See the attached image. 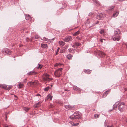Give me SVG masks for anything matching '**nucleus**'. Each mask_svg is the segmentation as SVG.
<instances>
[{
  "mask_svg": "<svg viewBox=\"0 0 127 127\" xmlns=\"http://www.w3.org/2000/svg\"><path fill=\"white\" fill-rule=\"evenodd\" d=\"M120 32V31L118 29L116 31H115L114 32V35L113 36L112 39L114 41H119L121 38L119 34Z\"/></svg>",
  "mask_w": 127,
  "mask_h": 127,
  "instance_id": "f257e3e1",
  "label": "nucleus"
},
{
  "mask_svg": "<svg viewBox=\"0 0 127 127\" xmlns=\"http://www.w3.org/2000/svg\"><path fill=\"white\" fill-rule=\"evenodd\" d=\"M62 68H61L56 70L54 72V74L55 76L56 77H60L62 74Z\"/></svg>",
  "mask_w": 127,
  "mask_h": 127,
  "instance_id": "f03ea898",
  "label": "nucleus"
},
{
  "mask_svg": "<svg viewBox=\"0 0 127 127\" xmlns=\"http://www.w3.org/2000/svg\"><path fill=\"white\" fill-rule=\"evenodd\" d=\"M2 53H3L5 55H11L12 52L7 49H6L5 50H3L1 51Z\"/></svg>",
  "mask_w": 127,
  "mask_h": 127,
  "instance_id": "7ed1b4c3",
  "label": "nucleus"
},
{
  "mask_svg": "<svg viewBox=\"0 0 127 127\" xmlns=\"http://www.w3.org/2000/svg\"><path fill=\"white\" fill-rule=\"evenodd\" d=\"M105 16V14L103 13H100L97 14L96 18L98 19H102Z\"/></svg>",
  "mask_w": 127,
  "mask_h": 127,
  "instance_id": "20e7f679",
  "label": "nucleus"
},
{
  "mask_svg": "<svg viewBox=\"0 0 127 127\" xmlns=\"http://www.w3.org/2000/svg\"><path fill=\"white\" fill-rule=\"evenodd\" d=\"M125 107V104L124 102L120 103H119V105L118 106L119 110L121 112L123 111Z\"/></svg>",
  "mask_w": 127,
  "mask_h": 127,
  "instance_id": "39448f33",
  "label": "nucleus"
},
{
  "mask_svg": "<svg viewBox=\"0 0 127 127\" xmlns=\"http://www.w3.org/2000/svg\"><path fill=\"white\" fill-rule=\"evenodd\" d=\"M49 75L47 74H46L43 77V79L44 80L47 81H49L52 79L49 78Z\"/></svg>",
  "mask_w": 127,
  "mask_h": 127,
  "instance_id": "423d86ee",
  "label": "nucleus"
},
{
  "mask_svg": "<svg viewBox=\"0 0 127 127\" xmlns=\"http://www.w3.org/2000/svg\"><path fill=\"white\" fill-rule=\"evenodd\" d=\"M38 81L37 80H35L33 82H30L28 84L32 87L35 86L37 84Z\"/></svg>",
  "mask_w": 127,
  "mask_h": 127,
  "instance_id": "0eeeda50",
  "label": "nucleus"
},
{
  "mask_svg": "<svg viewBox=\"0 0 127 127\" xmlns=\"http://www.w3.org/2000/svg\"><path fill=\"white\" fill-rule=\"evenodd\" d=\"M63 40L65 42H68L72 40V37L71 36H67L65 38L63 39Z\"/></svg>",
  "mask_w": 127,
  "mask_h": 127,
  "instance_id": "6e6552de",
  "label": "nucleus"
},
{
  "mask_svg": "<svg viewBox=\"0 0 127 127\" xmlns=\"http://www.w3.org/2000/svg\"><path fill=\"white\" fill-rule=\"evenodd\" d=\"M73 115H74L75 119H79L81 118L80 115L78 112L75 113Z\"/></svg>",
  "mask_w": 127,
  "mask_h": 127,
  "instance_id": "1a4fd4ad",
  "label": "nucleus"
},
{
  "mask_svg": "<svg viewBox=\"0 0 127 127\" xmlns=\"http://www.w3.org/2000/svg\"><path fill=\"white\" fill-rule=\"evenodd\" d=\"M81 44L77 42H75L73 43V45L72 46V47L74 48H77L78 46H80Z\"/></svg>",
  "mask_w": 127,
  "mask_h": 127,
  "instance_id": "9d476101",
  "label": "nucleus"
},
{
  "mask_svg": "<svg viewBox=\"0 0 127 127\" xmlns=\"http://www.w3.org/2000/svg\"><path fill=\"white\" fill-rule=\"evenodd\" d=\"M0 86L1 88H4L6 90H10V89L9 87L7 88V86L5 84H3L2 85H0Z\"/></svg>",
  "mask_w": 127,
  "mask_h": 127,
  "instance_id": "9b49d317",
  "label": "nucleus"
},
{
  "mask_svg": "<svg viewBox=\"0 0 127 127\" xmlns=\"http://www.w3.org/2000/svg\"><path fill=\"white\" fill-rule=\"evenodd\" d=\"M73 88L74 90L77 91H81V90L80 88L77 87L76 86H74L73 87Z\"/></svg>",
  "mask_w": 127,
  "mask_h": 127,
  "instance_id": "f8f14e48",
  "label": "nucleus"
},
{
  "mask_svg": "<svg viewBox=\"0 0 127 127\" xmlns=\"http://www.w3.org/2000/svg\"><path fill=\"white\" fill-rule=\"evenodd\" d=\"M64 107L66 109H70L73 108L74 107L73 106H70L69 105H64Z\"/></svg>",
  "mask_w": 127,
  "mask_h": 127,
  "instance_id": "ddd939ff",
  "label": "nucleus"
},
{
  "mask_svg": "<svg viewBox=\"0 0 127 127\" xmlns=\"http://www.w3.org/2000/svg\"><path fill=\"white\" fill-rule=\"evenodd\" d=\"M36 74V73L34 71H31L27 73V75H32L35 74Z\"/></svg>",
  "mask_w": 127,
  "mask_h": 127,
  "instance_id": "4468645a",
  "label": "nucleus"
},
{
  "mask_svg": "<svg viewBox=\"0 0 127 127\" xmlns=\"http://www.w3.org/2000/svg\"><path fill=\"white\" fill-rule=\"evenodd\" d=\"M52 96H51L49 94L45 98V99L46 100H47L48 99H49L50 100H51L52 99Z\"/></svg>",
  "mask_w": 127,
  "mask_h": 127,
  "instance_id": "2eb2a0df",
  "label": "nucleus"
},
{
  "mask_svg": "<svg viewBox=\"0 0 127 127\" xmlns=\"http://www.w3.org/2000/svg\"><path fill=\"white\" fill-rule=\"evenodd\" d=\"M92 1H93V2H94V4H95V5L98 6L99 4V3L98 2V1L96 0H92Z\"/></svg>",
  "mask_w": 127,
  "mask_h": 127,
  "instance_id": "dca6fc26",
  "label": "nucleus"
},
{
  "mask_svg": "<svg viewBox=\"0 0 127 127\" xmlns=\"http://www.w3.org/2000/svg\"><path fill=\"white\" fill-rule=\"evenodd\" d=\"M59 44L61 47H62L65 44V43L62 41H60L59 42Z\"/></svg>",
  "mask_w": 127,
  "mask_h": 127,
  "instance_id": "f3484780",
  "label": "nucleus"
},
{
  "mask_svg": "<svg viewBox=\"0 0 127 127\" xmlns=\"http://www.w3.org/2000/svg\"><path fill=\"white\" fill-rule=\"evenodd\" d=\"M119 12L118 11H117L115 13H114L113 15V17H116L117 16L119 13Z\"/></svg>",
  "mask_w": 127,
  "mask_h": 127,
  "instance_id": "a211bd4d",
  "label": "nucleus"
},
{
  "mask_svg": "<svg viewBox=\"0 0 127 127\" xmlns=\"http://www.w3.org/2000/svg\"><path fill=\"white\" fill-rule=\"evenodd\" d=\"M25 18L26 20H29L31 18V17L30 15L28 14H27L25 16Z\"/></svg>",
  "mask_w": 127,
  "mask_h": 127,
  "instance_id": "6ab92c4d",
  "label": "nucleus"
},
{
  "mask_svg": "<svg viewBox=\"0 0 127 127\" xmlns=\"http://www.w3.org/2000/svg\"><path fill=\"white\" fill-rule=\"evenodd\" d=\"M52 86V85H51L50 86H50H48L44 89V91H48L51 88Z\"/></svg>",
  "mask_w": 127,
  "mask_h": 127,
  "instance_id": "aec40b11",
  "label": "nucleus"
},
{
  "mask_svg": "<svg viewBox=\"0 0 127 127\" xmlns=\"http://www.w3.org/2000/svg\"><path fill=\"white\" fill-rule=\"evenodd\" d=\"M84 72L85 73L89 74L91 73V70L89 69L85 70Z\"/></svg>",
  "mask_w": 127,
  "mask_h": 127,
  "instance_id": "412c9836",
  "label": "nucleus"
},
{
  "mask_svg": "<svg viewBox=\"0 0 127 127\" xmlns=\"http://www.w3.org/2000/svg\"><path fill=\"white\" fill-rule=\"evenodd\" d=\"M23 86V85L21 83H19V84L17 85V87L19 88H22Z\"/></svg>",
  "mask_w": 127,
  "mask_h": 127,
  "instance_id": "4be33fe9",
  "label": "nucleus"
},
{
  "mask_svg": "<svg viewBox=\"0 0 127 127\" xmlns=\"http://www.w3.org/2000/svg\"><path fill=\"white\" fill-rule=\"evenodd\" d=\"M40 106L39 102H38L36 104H34L33 105V107L35 108H38Z\"/></svg>",
  "mask_w": 127,
  "mask_h": 127,
  "instance_id": "5701e85b",
  "label": "nucleus"
},
{
  "mask_svg": "<svg viewBox=\"0 0 127 127\" xmlns=\"http://www.w3.org/2000/svg\"><path fill=\"white\" fill-rule=\"evenodd\" d=\"M63 64H60V63L58 64L57 63L54 64V66L55 67H57V66H60L62 65H63Z\"/></svg>",
  "mask_w": 127,
  "mask_h": 127,
  "instance_id": "b1692460",
  "label": "nucleus"
},
{
  "mask_svg": "<svg viewBox=\"0 0 127 127\" xmlns=\"http://www.w3.org/2000/svg\"><path fill=\"white\" fill-rule=\"evenodd\" d=\"M108 94V91H106L105 92L103 93V97H105L106 96H107V95Z\"/></svg>",
  "mask_w": 127,
  "mask_h": 127,
  "instance_id": "393cba45",
  "label": "nucleus"
},
{
  "mask_svg": "<svg viewBox=\"0 0 127 127\" xmlns=\"http://www.w3.org/2000/svg\"><path fill=\"white\" fill-rule=\"evenodd\" d=\"M47 45L46 44H41V46L42 48H45L47 47Z\"/></svg>",
  "mask_w": 127,
  "mask_h": 127,
  "instance_id": "a878e982",
  "label": "nucleus"
},
{
  "mask_svg": "<svg viewBox=\"0 0 127 127\" xmlns=\"http://www.w3.org/2000/svg\"><path fill=\"white\" fill-rule=\"evenodd\" d=\"M69 118L72 120H74L75 119V117L73 114L69 117Z\"/></svg>",
  "mask_w": 127,
  "mask_h": 127,
  "instance_id": "bb28decb",
  "label": "nucleus"
},
{
  "mask_svg": "<svg viewBox=\"0 0 127 127\" xmlns=\"http://www.w3.org/2000/svg\"><path fill=\"white\" fill-rule=\"evenodd\" d=\"M114 6L110 7L109 8V10L110 11H113L114 10Z\"/></svg>",
  "mask_w": 127,
  "mask_h": 127,
  "instance_id": "cd10ccee",
  "label": "nucleus"
},
{
  "mask_svg": "<svg viewBox=\"0 0 127 127\" xmlns=\"http://www.w3.org/2000/svg\"><path fill=\"white\" fill-rule=\"evenodd\" d=\"M80 32L79 31H77L73 35L74 36H76L78 35L79 33Z\"/></svg>",
  "mask_w": 127,
  "mask_h": 127,
  "instance_id": "c85d7f7f",
  "label": "nucleus"
},
{
  "mask_svg": "<svg viewBox=\"0 0 127 127\" xmlns=\"http://www.w3.org/2000/svg\"><path fill=\"white\" fill-rule=\"evenodd\" d=\"M24 109L26 112L28 111L29 109L27 107H24Z\"/></svg>",
  "mask_w": 127,
  "mask_h": 127,
  "instance_id": "c756f323",
  "label": "nucleus"
},
{
  "mask_svg": "<svg viewBox=\"0 0 127 127\" xmlns=\"http://www.w3.org/2000/svg\"><path fill=\"white\" fill-rule=\"evenodd\" d=\"M95 117V118H98L99 115L98 114H95L94 115Z\"/></svg>",
  "mask_w": 127,
  "mask_h": 127,
  "instance_id": "7c9ffc66",
  "label": "nucleus"
},
{
  "mask_svg": "<svg viewBox=\"0 0 127 127\" xmlns=\"http://www.w3.org/2000/svg\"><path fill=\"white\" fill-rule=\"evenodd\" d=\"M4 127H11V126L10 125L6 124L4 126Z\"/></svg>",
  "mask_w": 127,
  "mask_h": 127,
  "instance_id": "2f4dec72",
  "label": "nucleus"
},
{
  "mask_svg": "<svg viewBox=\"0 0 127 127\" xmlns=\"http://www.w3.org/2000/svg\"><path fill=\"white\" fill-rule=\"evenodd\" d=\"M104 32V31L103 30H101L99 32L101 34H103Z\"/></svg>",
  "mask_w": 127,
  "mask_h": 127,
  "instance_id": "473e14b6",
  "label": "nucleus"
},
{
  "mask_svg": "<svg viewBox=\"0 0 127 127\" xmlns=\"http://www.w3.org/2000/svg\"><path fill=\"white\" fill-rule=\"evenodd\" d=\"M73 56H66L67 57L68 59H70Z\"/></svg>",
  "mask_w": 127,
  "mask_h": 127,
  "instance_id": "72a5a7b5",
  "label": "nucleus"
},
{
  "mask_svg": "<svg viewBox=\"0 0 127 127\" xmlns=\"http://www.w3.org/2000/svg\"><path fill=\"white\" fill-rule=\"evenodd\" d=\"M113 106L114 107H113V108H115H115H116L117 107V104H115L114 105H113Z\"/></svg>",
  "mask_w": 127,
  "mask_h": 127,
  "instance_id": "f704fd0d",
  "label": "nucleus"
},
{
  "mask_svg": "<svg viewBox=\"0 0 127 127\" xmlns=\"http://www.w3.org/2000/svg\"><path fill=\"white\" fill-rule=\"evenodd\" d=\"M42 68V66L40 64H39L38 67H37L38 68Z\"/></svg>",
  "mask_w": 127,
  "mask_h": 127,
  "instance_id": "c9c22d12",
  "label": "nucleus"
},
{
  "mask_svg": "<svg viewBox=\"0 0 127 127\" xmlns=\"http://www.w3.org/2000/svg\"><path fill=\"white\" fill-rule=\"evenodd\" d=\"M68 47V45H65L64 48L65 49H67Z\"/></svg>",
  "mask_w": 127,
  "mask_h": 127,
  "instance_id": "e433bc0d",
  "label": "nucleus"
},
{
  "mask_svg": "<svg viewBox=\"0 0 127 127\" xmlns=\"http://www.w3.org/2000/svg\"><path fill=\"white\" fill-rule=\"evenodd\" d=\"M79 124V123H76V124H74V126H77Z\"/></svg>",
  "mask_w": 127,
  "mask_h": 127,
  "instance_id": "4c0bfd02",
  "label": "nucleus"
},
{
  "mask_svg": "<svg viewBox=\"0 0 127 127\" xmlns=\"http://www.w3.org/2000/svg\"><path fill=\"white\" fill-rule=\"evenodd\" d=\"M35 39H38V38L39 37L38 36V35H36L35 36Z\"/></svg>",
  "mask_w": 127,
  "mask_h": 127,
  "instance_id": "58836bf2",
  "label": "nucleus"
},
{
  "mask_svg": "<svg viewBox=\"0 0 127 127\" xmlns=\"http://www.w3.org/2000/svg\"><path fill=\"white\" fill-rule=\"evenodd\" d=\"M36 96H41V95L40 94H37V95H36Z\"/></svg>",
  "mask_w": 127,
  "mask_h": 127,
  "instance_id": "ea45409f",
  "label": "nucleus"
},
{
  "mask_svg": "<svg viewBox=\"0 0 127 127\" xmlns=\"http://www.w3.org/2000/svg\"><path fill=\"white\" fill-rule=\"evenodd\" d=\"M14 96L16 98H17L16 99L17 100V99H18L17 96L15 95H14Z\"/></svg>",
  "mask_w": 127,
  "mask_h": 127,
  "instance_id": "a19ab883",
  "label": "nucleus"
},
{
  "mask_svg": "<svg viewBox=\"0 0 127 127\" xmlns=\"http://www.w3.org/2000/svg\"><path fill=\"white\" fill-rule=\"evenodd\" d=\"M63 50H61L60 51V53H62L63 52Z\"/></svg>",
  "mask_w": 127,
  "mask_h": 127,
  "instance_id": "79ce46f5",
  "label": "nucleus"
},
{
  "mask_svg": "<svg viewBox=\"0 0 127 127\" xmlns=\"http://www.w3.org/2000/svg\"><path fill=\"white\" fill-rule=\"evenodd\" d=\"M71 124L72 125V126H74V123L73 122H72L71 123Z\"/></svg>",
  "mask_w": 127,
  "mask_h": 127,
  "instance_id": "37998d69",
  "label": "nucleus"
},
{
  "mask_svg": "<svg viewBox=\"0 0 127 127\" xmlns=\"http://www.w3.org/2000/svg\"><path fill=\"white\" fill-rule=\"evenodd\" d=\"M100 53H101V55L102 56H103L104 55V53H101V52H100Z\"/></svg>",
  "mask_w": 127,
  "mask_h": 127,
  "instance_id": "c03bdc74",
  "label": "nucleus"
},
{
  "mask_svg": "<svg viewBox=\"0 0 127 127\" xmlns=\"http://www.w3.org/2000/svg\"><path fill=\"white\" fill-rule=\"evenodd\" d=\"M99 23V21H97L96 23H95V24H98Z\"/></svg>",
  "mask_w": 127,
  "mask_h": 127,
  "instance_id": "a18cd8bd",
  "label": "nucleus"
},
{
  "mask_svg": "<svg viewBox=\"0 0 127 127\" xmlns=\"http://www.w3.org/2000/svg\"><path fill=\"white\" fill-rule=\"evenodd\" d=\"M112 127V126H107V127Z\"/></svg>",
  "mask_w": 127,
  "mask_h": 127,
  "instance_id": "49530a36",
  "label": "nucleus"
},
{
  "mask_svg": "<svg viewBox=\"0 0 127 127\" xmlns=\"http://www.w3.org/2000/svg\"><path fill=\"white\" fill-rule=\"evenodd\" d=\"M104 40V39H101V40H100V41H101V42H102V40Z\"/></svg>",
  "mask_w": 127,
  "mask_h": 127,
  "instance_id": "de8ad7c7",
  "label": "nucleus"
},
{
  "mask_svg": "<svg viewBox=\"0 0 127 127\" xmlns=\"http://www.w3.org/2000/svg\"><path fill=\"white\" fill-rule=\"evenodd\" d=\"M44 38L45 39V41L47 40L46 39H47L46 38H45V37Z\"/></svg>",
  "mask_w": 127,
  "mask_h": 127,
  "instance_id": "09e8293b",
  "label": "nucleus"
},
{
  "mask_svg": "<svg viewBox=\"0 0 127 127\" xmlns=\"http://www.w3.org/2000/svg\"><path fill=\"white\" fill-rule=\"evenodd\" d=\"M59 51V50H57V51H56V52L58 53Z\"/></svg>",
  "mask_w": 127,
  "mask_h": 127,
  "instance_id": "8fccbe9b",
  "label": "nucleus"
},
{
  "mask_svg": "<svg viewBox=\"0 0 127 127\" xmlns=\"http://www.w3.org/2000/svg\"><path fill=\"white\" fill-rule=\"evenodd\" d=\"M58 52H56V55H57L58 54Z\"/></svg>",
  "mask_w": 127,
  "mask_h": 127,
  "instance_id": "3c124183",
  "label": "nucleus"
},
{
  "mask_svg": "<svg viewBox=\"0 0 127 127\" xmlns=\"http://www.w3.org/2000/svg\"><path fill=\"white\" fill-rule=\"evenodd\" d=\"M60 49V48H58V49H57V50H59Z\"/></svg>",
  "mask_w": 127,
  "mask_h": 127,
  "instance_id": "603ef678",
  "label": "nucleus"
},
{
  "mask_svg": "<svg viewBox=\"0 0 127 127\" xmlns=\"http://www.w3.org/2000/svg\"><path fill=\"white\" fill-rule=\"evenodd\" d=\"M60 49V48H58V49H57V50H59Z\"/></svg>",
  "mask_w": 127,
  "mask_h": 127,
  "instance_id": "864d4df0",
  "label": "nucleus"
},
{
  "mask_svg": "<svg viewBox=\"0 0 127 127\" xmlns=\"http://www.w3.org/2000/svg\"><path fill=\"white\" fill-rule=\"evenodd\" d=\"M5 117H6V118H7V116L6 115H5Z\"/></svg>",
  "mask_w": 127,
  "mask_h": 127,
  "instance_id": "5fc2aeb1",
  "label": "nucleus"
},
{
  "mask_svg": "<svg viewBox=\"0 0 127 127\" xmlns=\"http://www.w3.org/2000/svg\"><path fill=\"white\" fill-rule=\"evenodd\" d=\"M27 80V79H25V81H26Z\"/></svg>",
  "mask_w": 127,
  "mask_h": 127,
  "instance_id": "6e6d98bb",
  "label": "nucleus"
},
{
  "mask_svg": "<svg viewBox=\"0 0 127 127\" xmlns=\"http://www.w3.org/2000/svg\"><path fill=\"white\" fill-rule=\"evenodd\" d=\"M98 55L99 56H101L100 54H99Z\"/></svg>",
  "mask_w": 127,
  "mask_h": 127,
  "instance_id": "4d7b16f0",
  "label": "nucleus"
},
{
  "mask_svg": "<svg viewBox=\"0 0 127 127\" xmlns=\"http://www.w3.org/2000/svg\"><path fill=\"white\" fill-rule=\"evenodd\" d=\"M54 38H53V39H52L53 40H54Z\"/></svg>",
  "mask_w": 127,
  "mask_h": 127,
  "instance_id": "13d9d810",
  "label": "nucleus"
}]
</instances>
